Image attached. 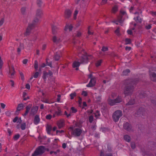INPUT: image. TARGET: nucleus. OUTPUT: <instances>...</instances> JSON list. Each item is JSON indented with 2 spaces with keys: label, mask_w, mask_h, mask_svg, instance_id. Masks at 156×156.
<instances>
[{
  "label": "nucleus",
  "mask_w": 156,
  "mask_h": 156,
  "mask_svg": "<svg viewBox=\"0 0 156 156\" xmlns=\"http://www.w3.org/2000/svg\"><path fill=\"white\" fill-rule=\"evenodd\" d=\"M136 83V81L131 79H126L123 81V93L126 96L132 94Z\"/></svg>",
  "instance_id": "obj_1"
},
{
  "label": "nucleus",
  "mask_w": 156,
  "mask_h": 156,
  "mask_svg": "<svg viewBox=\"0 0 156 156\" xmlns=\"http://www.w3.org/2000/svg\"><path fill=\"white\" fill-rule=\"evenodd\" d=\"M45 148L44 146H41L37 148L32 156H37L42 154L45 151Z\"/></svg>",
  "instance_id": "obj_2"
},
{
  "label": "nucleus",
  "mask_w": 156,
  "mask_h": 156,
  "mask_svg": "<svg viewBox=\"0 0 156 156\" xmlns=\"http://www.w3.org/2000/svg\"><path fill=\"white\" fill-rule=\"evenodd\" d=\"M122 115V112L120 110H117L113 113L112 116L113 121L115 122L118 121L119 118Z\"/></svg>",
  "instance_id": "obj_3"
},
{
  "label": "nucleus",
  "mask_w": 156,
  "mask_h": 156,
  "mask_svg": "<svg viewBox=\"0 0 156 156\" xmlns=\"http://www.w3.org/2000/svg\"><path fill=\"white\" fill-rule=\"evenodd\" d=\"M108 103L111 106L115 105L116 104L120 103L122 101V98L121 96H118L115 99H109Z\"/></svg>",
  "instance_id": "obj_4"
},
{
  "label": "nucleus",
  "mask_w": 156,
  "mask_h": 156,
  "mask_svg": "<svg viewBox=\"0 0 156 156\" xmlns=\"http://www.w3.org/2000/svg\"><path fill=\"white\" fill-rule=\"evenodd\" d=\"M82 132V130L79 128L75 129L72 133V134L75 136H79Z\"/></svg>",
  "instance_id": "obj_5"
},
{
  "label": "nucleus",
  "mask_w": 156,
  "mask_h": 156,
  "mask_svg": "<svg viewBox=\"0 0 156 156\" xmlns=\"http://www.w3.org/2000/svg\"><path fill=\"white\" fill-rule=\"evenodd\" d=\"M123 127L124 129L127 131L131 132L133 131L131 125L127 122L123 124Z\"/></svg>",
  "instance_id": "obj_6"
},
{
  "label": "nucleus",
  "mask_w": 156,
  "mask_h": 156,
  "mask_svg": "<svg viewBox=\"0 0 156 156\" xmlns=\"http://www.w3.org/2000/svg\"><path fill=\"white\" fill-rule=\"evenodd\" d=\"M34 28V26L33 24H29L24 35L25 36L29 35L30 34L31 30L33 29Z\"/></svg>",
  "instance_id": "obj_7"
},
{
  "label": "nucleus",
  "mask_w": 156,
  "mask_h": 156,
  "mask_svg": "<svg viewBox=\"0 0 156 156\" xmlns=\"http://www.w3.org/2000/svg\"><path fill=\"white\" fill-rule=\"evenodd\" d=\"M96 82V78L95 77H94L90 80L89 83L87 85V87H93L95 85Z\"/></svg>",
  "instance_id": "obj_8"
},
{
  "label": "nucleus",
  "mask_w": 156,
  "mask_h": 156,
  "mask_svg": "<svg viewBox=\"0 0 156 156\" xmlns=\"http://www.w3.org/2000/svg\"><path fill=\"white\" fill-rule=\"evenodd\" d=\"M15 73L14 69L13 66L11 67H9V76L11 78H13Z\"/></svg>",
  "instance_id": "obj_9"
},
{
  "label": "nucleus",
  "mask_w": 156,
  "mask_h": 156,
  "mask_svg": "<svg viewBox=\"0 0 156 156\" xmlns=\"http://www.w3.org/2000/svg\"><path fill=\"white\" fill-rule=\"evenodd\" d=\"M88 57L86 55H82L80 59L81 63H85L87 62Z\"/></svg>",
  "instance_id": "obj_10"
},
{
  "label": "nucleus",
  "mask_w": 156,
  "mask_h": 156,
  "mask_svg": "<svg viewBox=\"0 0 156 156\" xmlns=\"http://www.w3.org/2000/svg\"><path fill=\"white\" fill-rule=\"evenodd\" d=\"M23 108L24 105L23 104L20 103L18 104L16 110L15 112V114L17 115H18L19 112L23 109Z\"/></svg>",
  "instance_id": "obj_11"
},
{
  "label": "nucleus",
  "mask_w": 156,
  "mask_h": 156,
  "mask_svg": "<svg viewBox=\"0 0 156 156\" xmlns=\"http://www.w3.org/2000/svg\"><path fill=\"white\" fill-rule=\"evenodd\" d=\"M150 78L153 81H156V73L153 72H150L149 73Z\"/></svg>",
  "instance_id": "obj_12"
},
{
  "label": "nucleus",
  "mask_w": 156,
  "mask_h": 156,
  "mask_svg": "<svg viewBox=\"0 0 156 156\" xmlns=\"http://www.w3.org/2000/svg\"><path fill=\"white\" fill-rule=\"evenodd\" d=\"M72 12L69 9L66 10L65 12L64 17L66 19L69 18L71 16Z\"/></svg>",
  "instance_id": "obj_13"
},
{
  "label": "nucleus",
  "mask_w": 156,
  "mask_h": 156,
  "mask_svg": "<svg viewBox=\"0 0 156 156\" xmlns=\"http://www.w3.org/2000/svg\"><path fill=\"white\" fill-rule=\"evenodd\" d=\"M38 107L37 106H33L31 108L30 114L31 115H34L36 114L38 111Z\"/></svg>",
  "instance_id": "obj_14"
},
{
  "label": "nucleus",
  "mask_w": 156,
  "mask_h": 156,
  "mask_svg": "<svg viewBox=\"0 0 156 156\" xmlns=\"http://www.w3.org/2000/svg\"><path fill=\"white\" fill-rule=\"evenodd\" d=\"M43 14L42 10L40 9H38L36 11L35 16L38 17V18H41Z\"/></svg>",
  "instance_id": "obj_15"
},
{
  "label": "nucleus",
  "mask_w": 156,
  "mask_h": 156,
  "mask_svg": "<svg viewBox=\"0 0 156 156\" xmlns=\"http://www.w3.org/2000/svg\"><path fill=\"white\" fill-rule=\"evenodd\" d=\"M64 125V121L63 120H60L57 123V125L59 129H61L63 127Z\"/></svg>",
  "instance_id": "obj_16"
},
{
  "label": "nucleus",
  "mask_w": 156,
  "mask_h": 156,
  "mask_svg": "<svg viewBox=\"0 0 156 156\" xmlns=\"http://www.w3.org/2000/svg\"><path fill=\"white\" fill-rule=\"evenodd\" d=\"M40 120L39 116L38 115H36L34 117V123L35 125H37L39 123Z\"/></svg>",
  "instance_id": "obj_17"
},
{
  "label": "nucleus",
  "mask_w": 156,
  "mask_h": 156,
  "mask_svg": "<svg viewBox=\"0 0 156 156\" xmlns=\"http://www.w3.org/2000/svg\"><path fill=\"white\" fill-rule=\"evenodd\" d=\"M32 105L31 104H30L28 105L26 108V111L25 112V113L23 115L24 116H26L28 112H29V111L30 110V108L32 107Z\"/></svg>",
  "instance_id": "obj_18"
},
{
  "label": "nucleus",
  "mask_w": 156,
  "mask_h": 156,
  "mask_svg": "<svg viewBox=\"0 0 156 156\" xmlns=\"http://www.w3.org/2000/svg\"><path fill=\"white\" fill-rule=\"evenodd\" d=\"M73 28V26L72 25L66 24L64 30L65 31H67L69 30V31H70L72 30Z\"/></svg>",
  "instance_id": "obj_19"
},
{
  "label": "nucleus",
  "mask_w": 156,
  "mask_h": 156,
  "mask_svg": "<svg viewBox=\"0 0 156 156\" xmlns=\"http://www.w3.org/2000/svg\"><path fill=\"white\" fill-rule=\"evenodd\" d=\"M58 29V28L56 26L52 25V32L53 34H55L57 33V30Z\"/></svg>",
  "instance_id": "obj_20"
},
{
  "label": "nucleus",
  "mask_w": 156,
  "mask_h": 156,
  "mask_svg": "<svg viewBox=\"0 0 156 156\" xmlns=\"http://www.w3.org/2000/svg\"><path fill=\"white\" fill-rule=\"evenodd\" d=\"M39 19L40 18H38V17H37L36 16H35V17L34 18V19L33 20V23H30V24H33L34 25H34L37 24L39 22Z\"/></svg>",
  "instance_id": "obj_21"
},
{
  "label": "nucleus",
  "mask_w": 156,
  "mask_h": 156,
  "mask_svg": "<svg viewBox=\"0 0 156 156\" xmlns=\"http://www.w3.org/2000/svg\"><path fill=\"white\" fill-rule=\"evenodd\" d=\"M124 139L125 140H126V142H129L131 140V138L130 137L127 135H125L124 136Z\"/></svg>",
  "instance_id": "obj_22"
},
{
  "label": "nucleus",
  "mask_w": 156,
  "mask_h": 156,
  "mask_svg": "<svg viewBox=\"0 0 156 156\" xmlns=\"http://www.w3.org/2000/svg\"><path fill=\"white\" fill-rule=\"evenodd\" d=\"M122 18L123 16L121 15H120V16L118 17V21L120 23H122L124 20V19Z\"/></svg>",
  "instance_id": "obj_23"
},
{
  "label": "nucleus",
  "mask_w": 156,
  "mask_h": 156,
  "mask_svg": "<svg viewBox=\"0 0 156 156\" xmlns=\"http://www.w3.org/2000/svg\"><path fill=\"white\" fill-rule=\"evenodd\" d=\"M134 20L137 23H141L142 21V19L139 16H137L136 17H134Z\"/></svg>",
  "instance_id": "obj_24"
},
{
  "label": "nucleus",
  "mask_w": 156,
  "mask_h": 156,
  "mask_svg": "<svg viewBox=\"0 0 156 156\" xmlns=\"http://www.w3.org/2000/svg\"><path fill=\"white\" fill-rule=\"evenodd\" d=\"M80 62L75 61L73 64V68L77 67L80 66Z\"/></svg>",
  "instance_id": "obj_25"
},
{
  "label": "nucleus",
  "mask_w": 156,
  "mask_h": 156,
  "mask_svg": "<svg viewBox=\"0 0 156 156\" xmlns=\"http://www.w3.org/2000/svg\"><path fill=\"white\" fill-rule=\"evenodd\" d=\"M135 103L134 99H131L126 104V105H131Z\"/></svg>",
  "instance_id": "obj_26"
},
{
  "label": "nucleus",
  "mask_w": 156,
  "mask_h": 156,
  "mask_svg": "<svg viewBox=\"0 0 156 156\" xmlns=\"http://www.w3.org/2000/svg\"><path fill=\"white\" fill-rule=\"evenodd\" d=\"M130 71L129 69H127L123 71L122 72V75H123L126 76L129 73H130Z\"/></svg>",
  "instance_id": "obj_27"
},
{
  "label": "nucleus",
  "mask_w": 156,
  "mask_h": 156,
  "mask_svg": "<svg viewBox=\"0 0 156 156\" xmlns=\"http://www.w3.org/2000/svg\"><path fill=\"white\" fill-rule=\"evenodd\" d=\"M51 129L52 127L51 126L49 125H47L46 127V130L48 133H50Z\"/></svg>",
  "instance_id": "obj_28"
},
{
  "label": "nucleus",
  "mask_w": 156,
  "mask_h": 156,
  "mask_svg": "<svg viewBox=\"0 0 156 156\" xmlns=\"http://www.w3.org/2000/svg\"><path fill=\"white\" fill-rule=\"evenodd\" d=\"M53 41L55 43H58L60 41V39L57 38L55 36H54L53 37Z\"/></svg>",
  "instance_id": "obj_29"
},
{
  "label": "nucleus",
  "mask_w": 156,
  "mask_h": 156,
  "mask_svg": "<svg viewBox=\"0 0 156 156\" xmlns=\"http://www.w3.org/2000/svg\"><path fill=\"white\" fill-rule=\"evenodd\" d=\"M60 56L59 54H58V53L56 52L55 53V59L56 61H58L59 60Z\"/></svg>",
  "instance_id": "obj_30"
},
{
  "label": "nucleus",
  "mask_w": 156,
  "mask_h": 156,
  "mask_svg": "<svg viewBox=\"0 0 156 156\" xmlns=\"http://www.w3.org/2000/svg\"><path fill=\"white\" fill-rule=\"evenodd\" d=\"M48 75L47 72L46 71L43 72V75L42 76L43 79L45 81H46L47 76Z\"/></svg>",
  "instance_id": "obj_31"
},
{
  "label": "nucleus",
  "mask_w": 156,
  "mask_h": 156,
  "mask_svg": "<svg viewBox=\"0 0 156 156\" xmlns=\"http://www.w3.org/2000/svg\"><path fill=\"white\" fill-rule=\"evenodd\" d=\"M34 66V69L37 70L38 67V62L37 60L35 61Z\"/></svg>",
  "instance_id": "obj_32"
},
{
  "label": "nucleus",
  "mask_w": 156,
  "mask_h": 156,
  "mask_svg": "<svg viewBox=\"0 0 156 156\" xmlns=\"http://www.w3.org/2000/svg\"><path fill=\"white\" fill-rule=\"evenodd\" d=\"M49 60L48 58H47L46 59V64L47 66H50L51 67H52V62H48V61Z\"/></svg>",
  "instance_id": "obj_33"
},
{
  "label": "nucleus",
  "mask_w": 156,
  "mask_h": 156,
  "mask_svg": "<svg viewBox=\"0 0 156 156\" xmlns=\"http://www.w3.org/2000/svg\"><path fill=\"white\" fill-rule=\"evenodd\" d=\"M125 41L126 42V44H130L131 43V40L129 38H126L125 39Z\"/></svg>",
  "instance_id": "obj_34"
},
{
  "label": "nucleus",
  "mask_w": 156,
  "mask_h": 156,
  "mask_svg": "<svg viewBox=\"0 0 156 156\" xmlns=\"http://www.w3.org/2000/svg\"><path fill=\"white\" fill-rule=\"evenodd\" d=\"M26 126V124L24 122L22 123L21 125V128L22 130L25 129Z\"/></svg>",
  "instance_id": "obj_35"
},
{
  "label": "nucleus",
  "mask_w": 156,
  "mask_h": 156,
  "mask_svg": "<svg viewBox=\"0 0 156 156\" xmlns=\"http://www.w3.org/2000/svg\"><path fill=\"white\" fill-rule=\"evenodd\" d=\"M76 96V94L75 92L71 93L70 94V96L71 97V99H73L74 97Z\"/></svg>",
  "instance_id": "obj_36"
},
{
  "label": "nucleus",
  "mask_w": 156,
  "mask_h": 156,
  "mask_svg": "<svg viewBox=\"0 0 156 156\" xmlns=\"http://www.w3.org/2000/svg\"><path fill=\"white\" fill-rule=\"evenodd\" d=\"M118 10L117 7L115 6L114 7L112 10V12L115 13Z\"/></svg>",
  "instance_id": "obj_37"
},
{
  "label": "nucleus",
  "mask_w": 156,
  "mask_h": 156,
  "mask_svg": "<svg viewBox=\"0 0 156 156\" xmlns=\"http://www.w3.org/2000/svg\"><path fill=\"white\" fill-rule=\"evenodd\" d=\"M78 11L77 10H75L73 14V17L74 19H76V16L78 13Z\"/></svg>",
  "instance_id": "obj_38"
},
{
  "label": "nucleus",
  "mask_w": 156,
  "mask_h": 156,
  "mask_svg": "<svg viewBox=\"0 0 156 156\" xmlns=\"http://www.w3.org/2000/svg\"><path fill=\"white\" fill-rule=\"evenodd\" d=\"M115 33L118 36H119L120 35V34L119 33V28H117V29L115 31Z\"/></svg>",
  "instance_id": "obj_39"
},
{
  "label": "nucleus",
  "mask_w": 156,
  "mask_h": 156,
  "mask_svg": "<svg viewBox=\"0 0 156 156\" xmlns=\"http://www.w3.org/2000/svg\"><path fill=\"white\" fill-rule=\"evenodd\" d=\"M108 50V48L107 47L103 46L102 47L101 51L103 52H105Z\"/></svg>",
  "instance_id": "obj_40"
},
{
  "label": "nucleus",
  "mask_w": 156,
  "mask_h": 156,
  "mask_svg": "<svg viewBox=\"0 0 156 156\" xmlns=\"http://www.w3.org/2000/svg\"><path fill=\"white\" fill-rule=\"evenodd\" d=\"M101 60H100L98 61L96 63V66L97 67L98 66L101 65Z\"/></svg>",
  "instance_id": "obj_41"
},
{
  "label": "nucleus",
  "mask_w": 156,
  "mask_h": 156,
  "mask_svg": "<svg viewBox=\"0 0 156 156\" xmlns=\"http://www.w3.org/2000/svg\"><path fill=\"white\" fill-rule=\"evenodd\" d=\"M60 150L59 149H57L56 151H54L53 154L56 156H57L58 154L59 153Z\"/></svg>",
  "instance_id": "obj_42"
},
{
  "label": "nucleus",
  "mask_w": 156,
  "mask_h": 156,
  "mask_svg": "<svg viewBox=\"0 0 156 156\" xmlns=\"http://www.w3.org/2000/svg\"><path fill=\"white\" fill-rule=\"evenodd\" d=\"M19 73L21 76V79L22 80H24V75L22 72L19 71Z\"/></svg>",
  "instance_id": "obj_43"
},
{
  "label": "nucleus",
  "mask_w": 156,
  "mask_h": 156,
  "mask_svg": "<svg viewBox=\"0 0 156 156\" xmlns=\"http://www.w3.org/2000/svg\"><path fill=\"white\" fill-rule=\"evenodd\" d=\"M71 109L73 113H75L77 111V109L74 107H72L71 108Z\"/></svg>",
  "instance_id": "obj_44"
},
{
  "label": "nucleus",
  "mask_w": 156,
  "mask_h": 156,
  "mask_svg": "<svg viewBox=\"0 0 156 156\" xmlns=\"http://www.w3.org/2000/svg\"><path fill=\"white\" fill-rule=\"evenodd\" d=\"M20 137V135L19 134H17L16 135H15L14 137L13 138L15 140H17Z\"/></svg>",
  "instance_id": "obj_45"
},
{
  "label": "nucleus",
  "mask_w": 156,
  "mask_h": 156,
  "mask_svg": "<svg viewBox=\"0 0 156 156\" xmlns=\"http://www.w3.org/2000/svg\"><path fill=\"white\" fill-rule=\"evenodd\" d=\"M94 118L93 116L90 115L89 117V121L90 123L92 122L93 121Z\"/></svg>",
  "instance_id": "obj_46"
},
{
  "label": "nucleus",
  "mask_w": 156,
  "mask_h": 156,
  "mask_svg": "<svg viewBox=\"0 0 156 156\" xmlns=\"http://www.w3.org/2000/svg\"><path fill=\"white\" fill-rule=\"evenodd\" d=\"M3 65V62L1 59V58L0 56V69H2Z\"/></svg>",
  "instance_id": "obj_47"
},
{
  "label": "nucleus",
  "mask_w": 156,
  "mask_h": 156,
  "mask_svg": "<svg viewBox=\"0 0 156 156\" xmlns=\"http://www.w3.org/2000/svg\"><path fill=\"white\" fill-rule=\"evenodd\" d=\"M39 73L38 72H36L34 75L33 77L35 78H37L39 75Z\"/></svg>",
  "instance_id": "obj_48"
},
{
  "label": "nucleus",
  "mask_w": 156,
  "mask_h": 156,
  "mask_svg": "<svg viewBox=\"0 0 156 156\" xmlns=\"http://www.w3.org/2000/svg\"><path fill=\"white\" fill-rule=\"evenodd\" d=\"M37 3L39 6H41L42 4L41 0H37Z\"/></svg>",
  "instance_id": "obj_49"
},
{
  "label": "nucleus",
  "mask_w": 156,
  "mask_h": 156,
  "mask_svg": "<svg viewBox=\"0 0 156 156\" xmlns=\"http://www.w3.org/2000/svg\"><path fill=\"white\" fill-rule=\"evenodd\" d=\"M52 117V116L50 114H49L48 115H47L46 116V119H47L50 120L51 119Z\"/></svg>",
  "instance_id": "obj_50"
},
{
  "label": "nucleus",
  "mask_w": 156,
  "mask_h": 156,
  "mask_svg": "<svg viewBox=\"0 0 156 156\" xmlns=\"http://www.w3.org/2000/svg\"><path fill=\"white\" fill-rule=\"evenodd\" d=\"M131 146L132 149H134L135 148V143L133 142L131 143Z\"/></svg>",
  "instance_id": "obj_51"
},
{
  "label": "nucleus",
  "mask_w": 156,
  "mask_h": 156,
  "mask_svg": "<svg viewBox=\"0 0 156 156\" xmlns=\"http://www.w3.org/2000/svg\"><path fill=\"white\" fill-rule=\"evenodd\" d=\"M151 24H149L148 25H146L145 26V28L147 30H148L151 28Z\"/></svg>",
  "instance_id": "obj_52"
},
{
  "label": "nucleus",
  "mask_w": 156,
  "mask_h": 156,
  "mask_svg": "<svg viewBox=\"0 0 156 156\" xmlns=\"http://www.w3.org/2000/svg\"><path fill=\"white\" fill-rule=\"evenodd\" d=\"M61 113V111L60 110H58V111H56L55 112V114L59 116V115Z\"/></svg>",
  "instance_id": "obj_53"
},
{
  "label": "nucleus",
  "mask_w": 156,
  "mask_h": 156,
  "mask_svg": "<svg viewBox=\"0 0 156 156\" xmlns=\"http://www.w3.org/2000/svg\"><path fill=\"white\" fill-rule=\"evenodd\" d=\"M25 10H26V9L24 7H23L22 8H21V12L22 14H24V13L25 12Z\"/></svg>",
  "instance_id": "obj_54"
},
{
  "label": "nucleus",
  "mask_w": 156,
  "mask_h": 156,
  "mask_svg": "<svg viewBox=\"0 0 156 156\" xmlns=\"http://www.w3.org/2000/svg\"><path fill=\"white\" fill-rule=\"evenodd\" d=\"M127 33L128 34L130 35H131L133 34L132 31L131 30H127Z\"/></svg>",
  "instance_id": "obj_55"
},
{
  "label": "nucleus",
  "mask_w": 156,
  "mask_h": 156,
  "mask_svg": "<svg viewBox=\"0 0 156 156\" xmlns=\"http://www.w3.org/2000/svg\"><path fill=\"white\" fill-rule=\"evenodd\" d=\"M4 22V19L2 18L0 20V26H1L3 23Z\"/></svg>",
  "instance_id": "obj_56"
},
{
  "label": "nucleus",
  "mask_w": 156,
  "mask_h": 156,
  "mask_svg": "<svg viewBox=\"0 0 156 156\" xmlns=\"http://www.w3.org/2000/svg\"><path fill=\"white\" fill-rule=\"evenodd\" d=\"M57 101L58 102H59L60 100L61 95L60 94H58L57 95Z\"/></svg>",
  "instance_id": "obj_57"
},
{
  "label": "nucleus",
  "mask_w": 156,
  "mask_h": 156,
  "mask_svg": "<svg viewBox=\"0 0 156 156\" xmlns=\"http://www.w3.org/2000/svg\"><path fill=\"white\" fill-rule=\"evenodd\" d=\"M82 94L84 96H86L87 95V93L86 91H83L82 92Z\"/></svg>",
  "instance_id": "obj_58"
},
{
  "label": "nucleus",
  "mask_w": 156,
  "mask_h": 156,
  "mask_svg": "<svg viewBox=\"0 0 156 156\" xmlns=\"http://www.w3.org/2000/svg\"><path fill=\"white\" fill-rule=\"evenodd\" d=\"M79 104L80 105V106L81 105V103H82V98H80L79 97Z\"/></svg>",
  "instance_id": "obj_59"
},
{
  "label": "nucleus",
  "mask_w": 156,
  "mask_h": 156,
  "mask_svg": "<svg viewBox=\"0 0 156 156\" xmlns=\"http://www.w3.org/2000/svg\"><path fill=\"white\" fill-rule=\"evenodd\" d=\"M107 0H102L101 3V5H103L105 4L106 3Z\"/></svg>",
  "instance_id": "obj_60"
},
{
  "label": "nucleus",
  "mask_w": 156,
  "mask_h": 156,
  "mask_svg": "<svg viewBox=\"0 0 156 156\" xmlns=\"http://www.w3.org/2000/svg\"><path fill=\"white\" fill-rule=\"evenodd\" d=\"M0 105H1V107L3 109H4L5 108V105L3 103H1L0 104Z\"/></svg>",
  "instance_id": "obj_61"
},
{
  "label": "nucleus",
  "mask_w": 156,
  "mask_h": 156,
  "mask_svg": "<svg viewBox=\"0 0 156 156\" xmlns=\"http://www.w3.org/2000/svg\"><path fill=\"white\" fill-rule=\"evenodd\" d=\"M18 119V117L17 116L16 117L13 119V122H16Z\"/></svg>",
  "instance_id": "obj_62"
},
{
  "label": "nucleus",
  "mask_w": 156,
  "mask_h": 156,
  "mask_svg": "<svg viewBox=\"0 0 156 156\" xmlns=\"http://www.w3.org/2000/svg\"><path fill=\"white\" fill-rule=\"evenodd\" d=\"M28 60L27 59H24L23 61V64H26L27 63Z\"/></svg>",
  "instance_id": "obj_63"
},
{
  "label": "nucleus",
  "mask_w": 156,
  "mask_h": 156,
  "mask_svg": "<svg viewBox=\"0 0 156 156\" xmlns=\"http://www.w3.org/2000/svg\"><path fill=\"white\" fill-rule=\"evenodd\" d=\"M26 88L27 89H30V86L29 84H27L26 85Z\"/></svg>",
  "instance_id": "obj_64"
}]
</instances>
